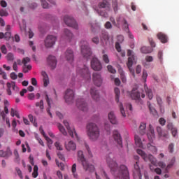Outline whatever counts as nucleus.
<instances>
[{
	"label": "nucleus",
	"instance_id": "33",
	"mask_svg": "<svg viewBox=\"0 0 179 179\" xmlns=\"http://www.w3.org/2000/svg\"><path fill=\"white\" fill-rule=\"evenodd\" d=\"M141 51L143 54H150L153 52V49L150 47L143 46Z\"/></svg>",
	"mask_w": 179,
	"mask_h": 179
},
{
	"label": "nucleus",
	"instance_id": "27",
	"mask_svg": "<svg viewBox=\"0 0 179 179\" xmlns=\"http://www.w3.org/2000/svg\"><path fill=\"white\" fill-rule=\"evenodd\" d=\"M41 75L43 76V86L47 87L50 84V79L48 73L45 71H42Z\"/></svg>",
	"mask_w": 179,
	"mask_h": 179
},
{
	"label": "nucleus",
	"instance_id": "18",
	"mask_svg": "<svg viewBox=\"0 0 179 179\" xmlns=\"http://www.w3.org/2000/svg\"><path fill=\"white\" fill-rule=\"evenodd\" d=\"M113 138L115 141L117 143L118 148H122V139L120 134V133L117 131H113Z\"/></svg>",
	"mask_w": 179,
	"mask_h": 179
},
{
	"label": "nucleus",
	"instance_id": "54",
	"mask_svg": "<svg viewBox=\"0 0 179 179\" xmlns=\"http://www.w3.org/2000/svg\"><path fill=\"white\" fill-rule=\"evenodd\" d=\"M102 59H103V61L104 62V63L106 64H108L109 62H110V59H109V58H108V55H106V54H104V55H103Z\"/></svg>",
	"mask_w": 179,
	"mask_h": 179
},
{
	"label": "nucleus",
	"instance_id": "52",
	"mask_svg": "<svg viewBox=\"0 0 179 179\" xmlns=\"http://www.w3.org/2000/svg\"><path fill=\"white\" fill-rule=\"evenodd\" d=\"M6 87H7V89L13 88V90H15V82H12L10 83L8 82L6 83Z\"/></svg>",
	"mask_w": 179,
	"mask_h": 179
},
{
	"label": "nucleus",
	"instance_id": "47",
	"mask_svg": "<svg viewBox=\"0 0 179 179\" xmlns=\"http://www.w3.org/2000/svg\"><path fill=\"white\" fill-rule=\"evenodd\" d=\"M157 58L160 62V64H163V52L159 50L157 53Z\"/></svg>",
	"mask_w": 179,
	"mask_h": 179
},
{
	"label": "nucleus",
	"instance_id": "30",
	"mask_svg": "<svg viewBox=\"0 0 179 179\" xmlns=\"http://www.w3.org/2000/svg\"><path fill=\"white\" fill-rule=\"evenodd\" d=\"M156 130H157V132L158 134L159 137H164V138H168L169 133L162 131V129L160 127H157Z\"/></svg>",
	"mask_w": 179,
	"mask_h": 179
},
{
	"label": "nucleus",
	"instance_id": "57",
	"mask_svg": "<svg viewBox=\"0 0 179 179\" xmlns=\"http://www.w3.org/2000/svg\"><path fill=\"white\" fill-rule=\"evenodd\" d=\"M107 68H108V71L110 73H113V74H115L116 73V70L111 65H108L107 66Z\"/></svg>",
	"mask_w": 179,
	"mask_h": 179
},
{
	"label": "nucleus",
	"instance_id": "4",
	"mask_svg": "<svg viewBox=\"0 0 179 179\" xmlns=\"http://www.w3.org/2000/svg\"><path fill=\"white\" fill-rule=\"evenodd\" d=\"M78 157L77 159L78 162H80L83 169L85 171H89L90 172H92L94 171V166L93 165H90L88 162L85 158V156L83 155V152L81 150H79L77 153Z\"/></svg>",
	"mask_w": 179,
	"mask_h": 179
},
{
	"label": "nucleus",
	"instance_id": "45",
	"mask_svg": "<svg viewBox=\"0 0 179 179\" xmlns=\"http://www.w3.org/2000/svg\"><path fill=\"white\" fill-rule=\"evenodd\" d=\"M36 107H39L41 110H44V101L41 99L39 102H36Z\"/></svg>",
	"mask_w": 179,
	"mask_h": 179
},
{
	"label": "nucleus",
	"instance_id": "59",
	"mask_svg": "<svg viewBox=\"0 0 179 179\" xmlns=\"http://www.w3.org/2000/svg\"><path fill=\"white\" fill-rule=\"evenodd\" d=\"M13 41H15V43H20V36L18 34H15L14 37H13Z\"/></svg>",
	"mask_w": 179,
	"mask_h": 179
},
{
	"label": "nucleus",
	"instance_id": "19",
	"mask_svg": "<svg viewBox=\"0 0 179 179\" xmlns=\"http://www.w3.org/2000/svg\"><path fill=\"white\" fill-rule=\"evenodd\" d=\"M116 21H117V22H116L117 25H115V26L119 27L120 24H123L124 27L127 30H129V24H128V22H127V21L124 18L121 17L120 16H119V17H117L116 18Z\"/></svg>",
	"mask_w": 179,
	"mask_h": 179
},
{
	"label": "nucleus",
	"instance_id": "1",
	"mask_svg": "<svg viewBox=\"0 0 179 179\" xmlns=\"http://www.w3.org/2000/svg\"><path fill=\"white\" fill-rule=\"evenodd\" d=\"M113 155L110 154L106 157V162L110 168L112 173L115 179H130L128 168L125 165L118 167L117 162L113 159Z\"/></svg>",
	"mask_w": 179,
	"mask_h": 179
},
{
	"label": "nucleus",
	"instance_id": "17",
	"mask_svg": "<svg viewBox=\"0 0 179 179\" xmlns=\"http://www.w3.org/2000/svg\"><path fill=\"white\" fill-rule=\"evenodd\" d=\"M90 94L93 101L98 102L100 100V95L99 91L95 87L90 89Z\"/></svg>",
	"mask_w": 179,
	"mask_h": 179
},
{
	"label": "nucleus",
	"instance_id": "29",
	"mask_svg": "<svg viewBox=\"0 0 179 179\" xmlns=\"http://www.w3.org/2000/svg\"><path fill=\"white\" fill-rule=\"evenodd\" d=\"M157 38L161 41V43H167L168 36L166 34L162 32H159L157 34Z\"/></svg>",
	"mask_w": 179,
	"mask_h": 179
},
{
	"label": "nucleus",
	"instance_id": "58",
	"mask_svg": "<svg viewBox=\"0 0 179 179\" xmlns=\"http://www.w3.org/2000/svg\"><path fill=\"white\" fill-rule=\"evenodd\" d=\"M4 38L6 41H8L10 38H11V33L10 32H6L4 34Z\"/></svg>",
	"mask_w": 179,
	"mask_h": 179
},
{
	"label": "nucleus",
	"instance_id": "32",
	"mask_svg": "<svg viewBox=\"0 0 179 179\" xmlns=\"http://www.w3.org/2000/svg\"><path fill=\"white\" fill-rule=\"evenodd\" d=\"M98 6L99 8H106V10H110V4L106 0L100 2Z\"/></svg>",
	"mask_w": 179,
	"mask_h": 179
},
{
	"label": "nucleus",
	"instance_id": "24",
	"mask_svg": "<svg viewBox=\"0 0 179 179\" xmlns=\"http://www.w3.org/2000/svg\"><path fill=\"white\" fill-rule=\"evenodd\" d=\"M139 162H136V164H134V175L136 177H138V179L142 178V175L141 173V169L139 167Z\"/></svg>",
	"mask_w": 179,
	"mask_h": 179
},
{
	"label": "nucleus",
	"instance_id": "38",
	"mask_svg": "<svg viewBox=\"0 0 179 179\" xmlns=\"http://www.w3.org/2000/svg\"><path fill=\"white\" fill-rule=\"evenodd\" d=\"M57 127H58L59 131H60L64 136L68 135V133H66V130L65 129V128H64V126H62L61 124H57Z\"/></svg>",
	"mask_w": 179,
	"mask_h": 179
},
{
	"label": "nucleus",
	"instance_id": "2",
	"mask_svg": "<svg viewBox=\"0 0 179 179\" xmlns=\"http://www.w3.org/2000/svg\"><path fill=\"white\" fill-rule=\"evenodd\" d=\"M87 135L89 139L92 141L98 140L100 136V131L96 124L89 123L87 127Z\"/></svg>",
	"mask_w": 179,
	"mask_h": 179
},
{
	"label": "nucleus",
	"instance_id": "26",
	"mask_svg": "<svg viewBox=\"0 0 179 179\" xmlns=\"http://www.w3.org/2000/svg\"><path fill=\"white\" fill-rule=\"evenodd\" d=\"M64 38L68 41H71L72 38H73V34L69 29H65L64 31Z\"/></svg>",
	"mask_w": 179,
	"mask_h": 179
},
{
	"label": "nucleus",
	"instance_id": "31",
	"mask_svg": "<svg viewBox=\"0 0 179 179\" xmlns=\"http://www.w3.org/2000/svg\"><path fill=\"white\" fill-rule=\"evenodd\" d=\"M131 97L134 100L140 101L141 100V93L138 91L132 90V92L131 94Z\"/></svg>",
	"mask_w": 179,
	"mask_h": 179
},
{
	"label": "nucleus",
	"instance_id": "35",
	"mask_svg": "<svg viewBox=\"0 0 179 179\" xmlns=\"http://www.w3.org/2000/svg\"><path fill=\"white\" fill-rule=\"evenodd\" d=\"M138 131L140 132V134L145 135L146 133V124L145 123H141L140 124V127L138 128Z\"/></svg>",
	"mask_w": 179,
	"mask_h": 179
},
{
	"label": "nucleus",
	"instance_id": "25",
	"mask_svg": "<svg viewBox=\"0 0 179 179\" xmlns=\"http://www.w3.org/2000/svg\"><path fill=\"white\" fill-rule=\"evenodd\" d=\"M13 155L10 148L8 147L6 151L0 150V157L8 158Z\"/></svg>",
	"mask_w": 179,
	"mask_h": 179
},
{
	"label": "nucleus",
	"instance_id": "5",
	"mask_svg": "<svg viewBox=\"0 0 179 179\" xmlns=\"http://www.w3.org/2000/svg\"><path fill=\"white\" fill-rule=\"evenodd\" d=\"M77 76L81 77L82 78L89 80L91 79V74L88 67L84 65L83 68H78L76 70Z\"/></svg>",
	"mask_w": 179,
	"mask_h": 179
},
{
	"label": "nucleus",
	"instance_id": "41",
	"mask_svg": "<svg viewBox=\"0 0 179 179\" xmlns=\"http://www.w3.org/2000/svg\"><path fill=\"white\" fill-rule=\"evenodd\" d=\"M38 166L35 165L34 166V171L32 173V176L33 178H36L38 177Z\"/></svg>",
	"mask_w": 179,
	"mask_h": 179
},
{
	"label": "nucleus",
	"instance_id": "48",
	"mask_svg": "<svg viewBox=\"0 0 179 179\" xmlns=\"http://www.w3.org/2000/svg\"><path fill=\"white\" fill-rule=\"evenodd\" d=\"M71 172L74 178L78 177V174L76 173V164H73L71 167Z\"/></svg>",
	"mask_w": 179,
	"mask_h": 179
},
{
	"label": "nucleus",
	"instance_id": "3",
	"mask_svg": "<svg viewBox=\"0 0 179 179\" xmlns=\"http://www.w3.org/2000/svg\"><path fill=\"white\" fill-rule=\"evenodd\" d=\"M137 154H138V155L141 156V157H143L144 161H145V162L150 161V162H151V164L154 166H158L161 167L162 169L166 168V164L164 162H159L157 163V159L155 158L152 155H148L147 154H145V152H143V150H141L140 149L137 150Z\"/></svg>",
	"mask_w": 179,
	"mask_h": 179
},
{
	"label": "nucleus",
	"instance_id": "43",
	"mask_svg": "<svg viewBox=\"0 0 179 179\" xmlns=\"http://www.w3.org/2000/svg\"><path fill=\"white\" fill-rule=\"evenodd\" d=\"M119 107H120V112H121V114L122 115V117H125L127 116V114H126V112L123 108V104L122 102H120L119 103Z\"/></svg>",
	"mask_w": 179,
	"mask_h": 179
},
{
	"label": "nucleus",
	"instance_id": "6",
	"mask_svg": "<svg viewBox=\"0 0 179 179\" xmlns=\"http://www.w3.org/2000/svg\"><path fill=\"white\" fill-rule=\"evenodd\" d=\"M132 53H133V51L131 50H128L127 56L129 57V58H128L127 66L131 73L132 74L133 77L135 78V72L131 67L134 63L136 64L137 59L135 57V55H132Z\"/></svg>",
	"mask_w": 179,
	"mask_h": 179
},
{
	"label": "nucleus",
	"instance_id": "22",
	"mask_svg": "<svg viewBox=\"0 0 179 179\" xmlns=\"http://www.w3.org/2000/svg\"><path fill=\"white\" fill-rule=\"evenodd\" d=\"M147 136L148 137L150 142L153 141V139L155 138V130L151 124L148 126V132L147 133Z\"/></svg>",
	"mask_w": 179,
	"mask_h": 179
},
{
	"label": "nucleus",
	"instance_id": "37",
	"mask_svg": "<svg viewBox=\"0 0 179 179\" xmlns=\"http://www.w3.org/2000/svg\"><path fill=\"white\" fill-rule=\"evenodd\" d=\"M135 142H136V145H137V147L143 148L142 141L141 138L137 135L135 136Z\"/></svg>",
	"mask_w": 179,
	"mask_h": 179
},
{
	"label": "nucleus",
	"instance_id": "13",
	"mask_svg": "<svg viewBox=\"0 0 179 179\" xmlns=\"http://www.w3.org/2000/svg\"><path fill=\"white\" fill-rule=\"evenodd\" d=\"M47 63L51 69L54 70L56 69L57 65V59L55 56L49 55L47 58Z\"/></svg>",
	"mask_w": 179,
	"mask_h": 179
},
{
	"label": "nucleus",
	"instance_id": "60",
	"mask_svg": "<svg viewBox=\"0 0 179 179\" xmlns=\"http://www.w3.org/2000/svg\"><path fill=\"white\" fill-rule=\"evenodd\" d=\"M148 72L145 71V70H143V79L144 80V83H146V80H147V78H148Z\"/></svg>",
	"mask_w": 179,
	"mask_h": 179
},
{
	"label": "nucleus",
	"instance_id": "62",
	"mask_svg": "<svg viewBox=\"0 0 179 179\" xmlns=\"http://www.w3.org/2000/svg\"><path fill=\"white\" fill-rule=\"evenodd\" d=\"M55 145L58 150H62V145H61V143L59 142H56L55 143Z\"/></svg>",
	"mask_w": 179,
	"mask_h": 179
},
{
	"label": "nucleus",
	"instance_id": "39",
	"mask_svg": "<svg viewBox=\"0 0 179 179\" xmlns=\"http://www.w3.org/2000/svg\"><path fill=\"white\" fill-rule=\"evenodd\" d=\"M115 101L119 103L120 101V91L118 87L115 88Z\"/></svg>",
	"mask_w": 179,
	"mask_h": 179
},
{
	"label": "nucleus",
	"instance_id": "42",
	"mask_svg": "<svg viewBox=\"0 0 179 179\" xmlns=\"http://www.w3.org/2000/svg\"><path fill=\"white\" fill-rule=\"evenodd\" d=\"M147 148H148V150H150L152 153L157 152L156 147L152 145L150 143L147 144Z\"/></svg>",
	"mask_w": 179,
	"mask_h": 179
},
{
	"label": "nucleus",
	"instance_id": "56",
	"mask_svg": "<svg viewBox=\"0 0 179 179\" xmlns=\"http://www.w3.org/2000/svg\"><path fill=\"white\" fill-rule=\"evenodd\" d=\"M31 61L30 58L27 57L22 59V63L24 64V66H27L28 63H29Z\"/></svg>",
	"mask_w": 179,
	"mask_h": 179
},
{
	"label": "nucleus",
	"instance_id": "12",
	"mask_svg": "<svg viewBox=\"0 0 179 179\" xmlns=\"http://www.w3.org/2000/svg\"><path fill=\"white\" fill-rule=\"evenodd\" d=\"M92 69L95 71H100L102 69V65L96 57H93L91 61Z\"/></svg>",
	"mask_w": 179,
	"mask_h": 179
},
{
	"label": "nucleus",
	"instance_id": "15",
	"mask_svg": "<svg viewBox=\"0 0 179 179\" xmlns=\"http://www.w3.org/2000/svg\"><path fill=\"white\" fill-rule=\"evenodd\" d=\"M100 38H101V44L103 47H106L110 45V41H109L110 37L108 35V33L106 32L105 31H102L100 36Z\"/></svg>",
	"mask_w": 179,
	"mask_h": 179
},
{
	"label": "nucleus",
	"instance_id": "23",
	"mask_svg": "<svg viewBox=\"0 0 179 179\" xmlns=\"http://www.w3.org/2000/svg\"><path fill=\"white\" fill-rule=\"evenodd\" d=\"M65 148L67 151H74L76 150V144L72 141H70L65 143Z\"/></svg>",
	"mask_w": 179,
	"mask_h": 179
},
{
	"label": "nucleus",
	"instance_id": "10",
	"mask_svg": "<svg viewBox=\"0 0 179 179\" xmlns=\"http://www.w3.org/2000/svg\"><path fill=\"white\" fill-rule=\"evenodd\" d=\"M64 126L66 127L68 133L69 134L70 136L73 138L78 139V134L76 132V130L73 127H71L69 126V122L67 120H64L63 122Z\"/></svg>",
	"mask_w": 179,
	"mask_h": 179
},
{
	"label": "nucleus",
	"instance_id": "28",
	"mask_svg": "<svg viewBox=\"0 0 179 179\" xmlns=\"http://www.w3.org/2000/svg\"><path fill=\"white\" fill-rule=\"evenodd\" d=\"M108 119L111 124H118V120L113 112H110V113H108Z\"/></svg>",
	"mask_w": 179,
	"mask_h": 179
},
{
	"label": "nucleus",
	"instance_id": "21",
	"mask_svg": "<svg viewBox=\"0 0 179 179\" xmlns=\"http://www.w3.org/2000/svg\"><path fill=\"white\" fill-rule=\"evenodd\" d=\"M45 99L48 106V108H47V113L50 115V117L52 118V113H51V110H50L52 99H50L49 95L47 92H45Z\"/></svg>",
	"mask_w": 179,
	"mask_h": 179
},
{
	"label": "nucleus",
	"instance_id": "44",
	"mask_svg": "<svg viewBox=\"0 0 179 179\" xmlns=\"http://www.w3.org/2000/svg\"><path fill=\"white\" fill-rule=\"evenodd\" d=\"M9 15V13L8 12V10H6V9H0V16L1 17H8Z\"/></svg>",
	"mask_w": 179,
	"mask_h": 179
},
{
	"label": "nucleus",
	"instance_id": "51",
	"mask_svg": "<svg viewBox=\"0 0 179 179\" xmlns=\"http://www.w3.org/2000/svg\"><path fill=\"white\" fill-rule=\"evenodd\" d=\"M41 6H43V8H50V5L46 0H41Z\"/></svg>",
	"mask_w": 179,
	"mask_h": 179
},
{
	"label": "nucleus",
	"instance_id": "64",
	"mask_svg": "<svg viewBox=\"0 0 179 179\" xmlns=\"http://www.w3.org/2000/svg\"><path fill=\"white\" fill-rule=\"evenodd\" d=\"M101 174L104 176L106 179H110L109 177L108 176L107 173L105 172L103 169L101 170Z\"/></svg>",
	"mask_w": 179,
	"mask_h": 179
},
{
	"label": "nucleus",
	"instance_id": "8",
	"mask_svg": "<svg viewBox=\"0 0 179 179\" xmlns=\"http://www.w3.org/2000/svg\"><path fill=\"white\" fill-rule=\"evenodd\" d=\"M64 22L67 26L71 27L76 30H78V25L73 19V17L71 15H65L64 17Z\"/></svg>",
	"mask_w": 179,
	"mask_h": 179
},
{
	"label": "nucleus",
	"instance_id": "53",
	"mask_svg": "<svg viewBox=\"0 0 179 179\" xmlns=\"http://www.w3.org/2000/svg\"><path fill=\"white\" fill-rule=\"evenodd\" d=\"M45 139L46 140L47 143H48V147L49 148V149H51V145L53 144V141L52 140H51L49 137L48 136H45Z\"/></svg>",
	"mask_w": 179,
	"mask_h": 179
},
{
	"label": "nucleus",
	"instance_id": "61",
	"mask_svg": "<svg viewBox=\"0 0 179 179\" xmlns=\"http://www.w3.org/2000/svg\"><path fill=\"white\" fill-rule=\"evenodd\" d=\"M113 7L115 12L116 13L117 11V2L116 0H113Z\"/></svg>",
	"mask_w": 179,
	"mask_h": 179
},
{
	"label": "nucleus",
	"instance_id": "14",
	"mask_svg": "<svg viewBox=\"0 0 179 179\" xmlns=\"http://www.w3.org/2000/svg\"><path fill=\"white\" fill-rule=\"evenodd\" d=\"M92 80H93V82L94 83V85L96 86V87H101V84H102V82H103V78L101 77V75L99 73H94L93 75H92Z\"/></svg>",
	"mask_w": 179,
	"mask_h": 179
},
{
	"label": "nucleus",
	"instance_id": "16",
	"mask_svg": "<svg viewBox=\"0 0 179 179\" xmlns=\"http://www.w3.org/2000/svg\"><path fill=\"white\" fill-rule=\"evenodd\" d=\"M76 106L80 110L83 111H87V104L83 99L78 98L76 100Z\"/></svg>",
	"mask_w": 179,
	"mask_h": 179
},
{
	"label": "nucleus",
	"instance_id": "11",
	"mask_svg": "<svg viewBox=\"0 0 179 179\" xmlns=\"http://www.w3.org/2000/svg\"><path fill=\"white\" fill-rule=\"evenodd\" d=\"M57 41V37L53 35H49L45 40V46L47 48H52Z\"/></svg>",
	"mask_w": 179,
	"mask_h": 179
},
{
	"label": "nucleus",
	"instance_id": "49",
	"mask_svg": "<svg viewBox=\"0 0 179 179\" xmlns=\"http://www.w3.org/2000/svg\"><path fill=\"white\" fill-rule=\"evenodd\" d=\"M120 73L121 80H122V83H125L127 82V78L122 69H120Z\"/></svg>",
	"mask_w": 179,
	"mask_h": 179
},
{
	"label": "nucleus",
	"instance_id": "55",
	"mask_svg": "<svg viewBox=\"0 0 179 179\" xmlns=\"http://www.w3.org/2000/svg\"><path fill=\"white\" fill-rule=\"evenodd\" d=\"M156 101L157 102V104L159 105V107H162L163 104L162 99L159 96H156Z\"/></svg>",
	"mask_w": 179,
	"mask_h": 179
},
{
	"label": "nucleus",
	"instance_id": "46",
	"mask_svg": "<svg viewBox=\"0 0 179 179\" xmlns=\"http://www.w3.org/2000/svg\"><path fill=\"white\" fill-rule=\"evenodd\" d=\"M97 13L102 17H108V14L107 12H106L105 10H96Z\"/></svg>",
	"mask_w": 179,
	"mask_h": 179
},
{
	"label": "nucleus",
	"instance_id": "9",
	"mask_svg": "<svg viewBox=\"0 0 179 179\" xmlns=\"http://www.w3.org/2000/svg\"><path fill=\"white\" fill-rule=\"evenodd\" d=\"M64 99L67 104H71L73 103L74 92L71 89L66 90V91L65 92Z\"/></svg>",
	"mask_w": 179,
	"mask_h": 179
},
{
	"label": "nucleus",
	"instance_id": "40",
	"mask_svg": "<svg viewBox=\"0 0 179 179\" xmlns=\"http://www.w3.org/2000/svg\"><path fill=\"white\" fill-rule=\"evenodd\" d=\"M175 163H176V157H173V158L170 160L169 164L166 166V169L168 170V169H170L171 168H172V167L173 166V165H174Z\"/></svg>",
	"mask_w": 179,
	"mask_h": 179
},
{
	"label": "nucleus",
	"instance_id": "50",
	"mask_svg": "<svg viewBox=\"0 0 179 179\" xmlns=\"http://www.w3.org/2000/svg\"><path fill=\"white\" fill-rule=\"evenodd\" d=\"M6 59L8 62H13L14 60V55L13 53L9 52L6 55Z\"/></svg>",
	"mask_w": 179,
	"mask_h": 179
},
{
	"label": "nucleus",
	"instance_id": "7",
	"mask_svg": "<svg viewBox=\"0 0 179 179\" xmlns=\"http://www.w3.org/2000/svg\"><path fill=\"white\" fill-rule=\"evenodd\" d=\"M81 54L84 58L88 60L89 57L92 55L91 49L88 45V43L86 41H80Z\"/></svg>",
	"mask_w": 179,
	"mask_h": 179
},
{
	"label": "nucleus",
	"instance_id": "36",
	"mask_svg": "<svg viewBox=\"0 0 179 179\" xmlns=\"http://www.w3.org/2000/svg\"><path fill=\"white\" fill-rule=\"evenodd\" d=\"M144 89H145V94L148 96V99L152 100L153 98V94L151 89H149L146 85H144Z\"/></svg>",
	"mask_w": 179,
	"mask_h": 179
},
{
	"label": "nucleus",
	"instance_id": "34",
	"mask_svg": "<svg viewBox=\"0 0 179 179\" xmlns=\"http://www.w3.org/2000/svg\"><path fill=\"white\" fill-rule=\"evenodd\" d=\"M147 106H148V109H150V113H151L153 116L157 115V112L156 109L152 106L150 101H147Z\"/></svg>",
	"mask_w": 179,
	"mask_h": 179
},
{
	"label": "nucleus",
	"instance_id": "20",
	"mask_svg": "<svg viewBox=\"0 0 179 179\" xmlns=\"http://www.w3.org/2000/svg\"><path fill=\"white\" fill-rule=\"evenodd\" d=\"M65 58L66 61L69 62V63L71 64L72 62H73V59H74L73 50H72L71 49H67L65 52Z\"/></svg>",
	"mask_w": 179,
	"mask_h": 179
},
{
	"label": "nucleus",
	"instance_id": "63",
	"mask_svg": "<svg viewBox=\"0 0 179 179\" xmlns=\"http://www.w3.org/2000/svg\"><path fill=\"white\" fill-rule=\"evenodd\" d=\"M92 43H94L95 45H98L99 43V38L97 36L94 37L92 39Z\"/></svg>",
	"mask_w": 179,
	"mask_h": 179
}]
</instances>
